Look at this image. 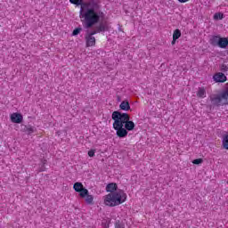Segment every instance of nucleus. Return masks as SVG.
Segmentation results:
<instances>
[{"instance_id":"6","label":"nucleus","mask_w":228,"mask_h":228,"mask_svg":"<svg viewBox=\"0 0 228 228\" xmlns=\"http://www.w3.org/2000/svg\"><path fill=\"white\" fill-rule=\"evenodd\" d=\"M73 190H75L77 193H79V197H81V199H85L86 195H88V189L85 188L81 182L75 183Z\"/></svg>"},{"instance_id":"24","label":"nucleus","mask_w":228,"mask_h":228,"mask_svg":"<svg viewBox=\"0 0 228 228\" xmlns=\"http://www.w3.org/2000/svg\"><path fill=\"white\" fill-rule=\"evenodd\" d=\"M47 160H43V166L42 167L39 169V172H45V163H46Z\"/></svg>"},{"instance_id":"8","label":"nucleus","mask_w":228,"mask_h":228,"mask_svg":"<svg viewBox=\"0 0 228 228\" xmlns=\"http://www.w3.org/2000/svg\"><path fill=\"white\" fill-rule=\"evenodd\" d=\"M213 79L216 83H225V81H227V77L225 74L218 72L214 75Z\"/></svg>"},{"instance_id":"9","label":"nucleus","mask_w":228,"mask_h":228,"mask_svg":"<svg viewBox=\"0 0 228 228\" xmlns=\"http://www.w3.org/2000/svg\"><path fill=\"white\" fill-rule=\"evenodd\" d=\"M86 47H94L95 37L86 34Z\"/></svg>"},{"instance_id":"3","label":"nucleus","mask_w":228,"mask_h":228,"mask_svg":"<svg viewBox=\"0 0 228 228\" xmlns=\"http://www.w3.org/2000/svg\"><path fill=\"white\" fill-rule=\"evenodd\" d=\"M112 115L115 116L118 121L121 123L122 126L126 128V131H133L134 129V122L130 121L131 117L129 114L126 112H120V111H114L112 112Z\"/></svg>"},{"instance_id":"5","label":"nucleus","mask_w":228,"mask_h":228,"mask_svg":"<svg viewBox=\"0 0 228 228\" xmlns=\"http://www.w3.org/2000/svg\"><path fill=\"white\" fill-rule=\"evenodd\" d=\"M112 120L113 122V129L116 131V134L118 138H126L127 136L128 132L122 123L118 121V119L112 114Z\"/></svg>"},{"instance_id":"27","label":"nucleus","mask_w":228,"mask_h":228,"mask_svg":"<svg viewBox=\"0 0 228 228\" xmlns=\"http://www.w3.org/2000/svg\"><path fill=\"white\" fill-rule=\"evenodd\" d=\"M190 0H178V3H182V4H184V3H188Z\"/></svg>"},{"instance_id":"4","label":"nucleus","mask_w":228,"mask_h":228,"mask_svg":"<svg viewBox=\"0 0 228 228\" xmlns=\"http://www.w3.org/2000/svg\"><path fill=\"white\" fill-rule=\"evenodd\" d=\"M210 101L216 106L228 104V89L224 90L220 94H213L210 96Z\"/></svg>"},{"instance_id":"17","label":"nucleus","mask_w":228,"mask_h":228,"mask_svg":"<svg viewBox=\"0 0 228 228\" xmlns=\"http://www.w3.org/2000/svg\"><path fill=\"white\" fill-rule=\"evenodd\" d=\"M173 38L179 40L181 38V30L179 28H176L173 32Z\"/></svg>"},{"instance_id":"21","label":"nucleus","mask_w":228,"mask_h":228,"mask_svg":"<svg viewBox=\"0 0 228 228\" xmlns=\"http://www.w3.org/2000/svg\"><path fill=\"white\" fill-rule=\"evenodd\" d=\"M81 31H82V28H75V29L73 30V32H72L73 37H76L77 35H79V33H81Z\"/></svg>"},{"instance_id":"2","label":"nucleus","mask_w":228,"mask_h":228,"mask_svg":"<svg viewBox=\"0 0 228 228\" xmlns=\"http://www.w3.org/2000/svg\"><path fill=\"white\" fill-rule=\"evenodd\" d=\"M118 186L115 183H110L106 186V191L109 192L104 196V204L109 206V208H115L116 206H120L127 200V194L124 190H118Z\"/></svg>"},{"instance_id":"11","label":"nucleus","mask_w":228,"mask_h":228,"mask_svg":"<svg viewBox=\"0 0 228 228\" xmlns=\"http://www.w3.org/2000/svg\"><path fill=\"white\" fill-rule=\"evenodd\" d=\"M227 46H228V38L220 37L217 47H220V49H226Z\"/></svg>"},{"instance_id":"10","label":"nucleus","mask_w":228,"mask_h":228,"mask_svg":"<svg viewBox=\"0 0 228 228\" xmlns=\"http://www.w3.org/2000/svg\"><path fill=\"white\" fill-rule=\"evenodd\" d=\"M220 35L212 36L209 39L210 45H213L214 47H218V42H220Z\"/></svg>"},{"instance_id":"23","label":"nucleus","mask_w":228,"mask_h":228,"mask_svg":"<svg viewBox=\"0 0 228 228\" xmlns=\"http://www.w3.org/2000/svg\"><path fill=\"white\" fill-rule=\"evenodd\" d=\"M87 154L89 158H94L95 156V150H90Z\"/></svg>"},{"instance_id":"12","label":"nucleus","mask_w":228,"mask_h":228,"mask_svg":"<svg viewBox=\"0 0 228 228\" xmlns=\"http://www.w3.org/2000/svg\"><path fill=\"white\" fill-rule=\"evenodd\" d=\"M119 108L123 111H129V110H131V105H129V102L127 100H125L120 103Z\"/></svg>"},{"instance_id":"19","label":"nucleus","mask_w":228,"mask_h":228,"mask_svg":"<svg viewBox=\"0 0 228 228\" xmlns=\"http://www.w3.org/2000/svg\"><path fill=\"white\" fill-rule=\"evenodd\" d=\"M222 19H224V13H222V12H216L215 14H214V20H222Z\"/></svg>"},{"instance_id":"14","label":"nucleus","mask_w":228,"mask_h":228,"mask_svg":"<svg viewBox=\"0 0 228 228\" xmlns=\"http://www.w3.org/2000/svg\"><path fill=\"white\" fill-rule=\"evenodd\" d=\"M197 97L200 99H205L206 97V89L204 87H200L197 92Z\"/></svg>"},{"instance_id":"7","label":"nucleus","mask_w":228,"mask_h":228,"mask_svg":"<svg viewBox=\"0 0 228 228\" xmlns=\"http://www.w3.org/2000/svg\"><path fill=\"white\" fill-rule=\"evenodd\" d=\"M22 120H24L22 114L17 112L11 114V122L12 124H21Z\"/></svg>"},{"instance_id":"28","label":"nucleus","mask_w":228,"mask_h":228,"mask_svg":"<svg viewBox=\"0 0 228 228\" xmlns=\"http://www.w3.org/2000/svg\"><path fill=\"white\" fill-rule=\"evenodd\" d=\"M175 42H177V39H175V37H173V40L171 42L172 45H175Z\"/></svg>"},{"instance_id":"16","label":"nucleus","mask_w":228,"mask_h":228,"mask_svg":"<svg viewBox=\"0 0 228 228\" xmlns=\"http://www.w3.org/2000/svg\"><path fill=\"white\" fill-rule=\"evenodd\" d=\"M85 199H86V204H89L90 206H92V204H94V196L91 195L88 191H87V194L86 195Z\"/></svg>"},{"instance_id":"13","label":"nucleus","mask_w":228,"mask_h":228,"mask_svg":"<svg viewBox=\"0 0 228 228\" xmlns=\"http://www.w3.org/2000/svg\"><path fill=\"white\" fill-rule=\"evenodd\" d=\"M23 133H26L28 134H32V133H35V131H37V128H35V126H23L22 128Z\"/></svg>"},{"instance_id":"26","label":"nucleus","mask_w":228,"mask_h":228,"mask_svg":"<svg viewBox=\"0 0 228 228\" xmlns=\"http://www.w3.org/2000/svg\"><path fill=\"white\" fill-rule=\"evenodd\" d=\"M97 33L99 32L97 31V28H96V30H94L91 33H87V35H91V37H94V35H97Z\"/></svg>"},{"instance_id":"25","label":"nucleus","mask_w":228,"mask_h":228,"mask_svg":"<svg viewBox=\"0 0 228 228\" xmlns=\"http://www.w3.org/2000/svg\"><path fill=\"white\" fill-rule=\"evenodd\" d=\"M221 70H222V72H227V70H228L227 65L223 64L221 66Z\"/></svg>"},{"instance_id":"1","label":"nucleus","mask_w":228,"mask_h":228,"mask_svg":"<svg viewBox=\"0 0 228 228\" xmlns=\"http://www.w3.org/2000/svg\"><path fill=\"white\" fill-rule=\"evenodd\" d=\"M69 3L80 6L79 18L86 29L94 28V26L101 20V15L96 11L99 6L98 0H90L89 2H83V0H69Z\"/></svg>"},{"instance_id":"18","label":"nucleus","mask_w":228,"mask_h":228,"mask_svg":"<svg viewBox=\"0 0 228 228\" xmlns=\"http://www.w3.org/2000/svg\"><path fill=\"white\" fill-rule=\"evenodd\" d=\"M223 147H224V149L228 151V134H226L223 137Z\"/></svg>"},{"instance_id":"20","label":"nucleus","mask_w":228,"mask_h":228,"mask_svg":"<svg viewBox=\"0 0 228 228\" xmlns=\"http://www.w3.org/2000/svg\"><path fill=\"white\" fill-rule=\"evenodd\" d=\"M115 228H126V225L124 224V223L118 221L115 224Z\"/></svg>"},{"instance_id":"22","label":"nucleus","mask_w":228,"mask_h":228,"mask_svg":"<svg viewBox=\"0 0 228 228\" xmlns=\"http://www.w3.org/2000/svg\"><path fill=\"white\" fill-rule=\"evenodd\" d=\"M203 162H204V159H196L192 160L193 165H200Z\"/></svg>"},{"instance_id":"15","label":"nucleus","mask_w":228,"mask_h":228,"mask_svg":"<svg viewBox=\"0 0 228 228\" xmlns=\"http://www.w3.org/2000/svg\"><path fill=\"white\" fill-rule=\"evenodd\" d=\"M104 31H108V25L106 23H102L97 27V32L102 33Z\"/></svg>"}]
</instances>
